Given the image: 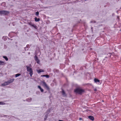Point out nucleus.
<instances>
[{
    "mask_svg": "<svg viewBox=\"0 0 121 121\" xmlns=\"http://www.w3.org/2000/svg\"><path fill=\"white\" fill-rule=\"evenodd\" d=\"M74 92L76 93L81 94L84 92V90L80 88H77L74 90Z\"/></svg>",
    "mask_w": 121,
    "mask_h": 121,
    "instance_id": "nucleus-1",
    "label": "nucleus"
},
{
    "mask_svg": "<svg viewBox=\"0 0 121 121\" xmlns=\"http://www.w3.org/2000/svg\"><path fill=\"white\" fill-rule=\"evenodd\" d=\"M14 79H10L9 80H8L7 82H5L4 83L2 84V86H6L7 85L13 82L14 81Z\"/></svg>",
    "mask_w": 121,
    "mask_h": 121,
    "instance_id": "nucleus-2",
    "label": "nucleus"
},
{
    "mask_svg": "<svg viewBox=\"0 0 121 121\" xmlns=\"http://www.w3.org/2000/svg\"><path fill=\"white\" fill-rule=\"evenodd\" d=\"M26 67L27 68V71L30 72V76L32 77L33 74V71L32 69L27 66H26Z\"/></svg>",
    "mask_w": 121,
    "mask_h": 121,
    "instance_id": "nucleus-3",
    "label": "nucleus"
},
{
    "mask_svg": "<svg viewBox=\"0 0 121 121\" xmlns=\"http://www.w3.org/2000/svg\"><path fill=\"white\" fill-rule=\"evenodd\" d=\"M9 12L6 11H0V14L6 15L9 14Z\"/></svg>",
    "mask_w": 121,
    "mask_h": 121,
    "instance_id": "nucleus-4",
    "label": "nucleus"
},
{
    "mask_svg": "<svg viewBox=\"0 0 121 121\" xmlns=\"http://www.w3.org/2000/svg\"><path fill=\"white\" fill-rule=\"evenodd\" d=\"M42 83L43 84V86H44L46 87V88L48 90H49V87L47 85L46 83L44 81H43Z\"/></svg>",
    "mask_w": 121,
    "mask_h": 121,
    "instance_id": "nucleus-5",
    "label": "nucleus"
},
{
    "mask_svg": "<svg viewBox=\"0 0 121 121\" xmlns=\"http://www.w3.org/2000/svg\"><path fill=\"white\" fill-rule=\"evenodd\" d=\"M94 80L95 82L98 84H101V82H100V80L97 79L95 78Z\"/></svg>",
    "mask_w": 121,
    "mask_h": 121,
    "instance_id": "nucleus-6",
    "label": "nucleus"
},
{
    "mask_svg": "<svg viewBox=\"0 0 121 121\" xmlns=\"http://www.w3.org/2000/svg\"><path fill=\"white\" fill-rule=\"evenodd\" d=\"M37 72L38 73H39L41 72H44V71L42 69H40L37 70Z\"/></svg>",
    "mask_w": 121,
    "mask_h": 121,
    "instance_id": "nucleus-7",
    "label": "nucleus"
},
{
    "mask_svg": "<svg viewBox=\"0 0 121 121\" xmlns=\"http://www.w3.org/2000/svg\"><path fill=\"white\" fill-rule=\"evenodd\" d=\"M38 87L39 89H40V91L41 92H43V89L41 87V86H38Z\"/></svg>",
    "mask_w": 121,
    "mask_h": 121,
    "instance_id": "nucleus-8",
    "label": "nucleus"
},
{
    "mask_svg": "<svg viewBox=\"0 0 121 121\" xmlns=\"http://www.w3.org/2000/svg\"><path fill=\"white\" fill-rule=\"evenodd\" d=\"M91 120L93 121L94 120V117L91 116H90L88 117Z\"/></svg>",
    "mask_w": 121,
    "mask_h": 121,
    "instance_id": "nucleus-9",
    "label": "nucleus"
},
{
    "mask_svg": "<svg viewBox=\"0 0 121 121\" xmlns=\"http://www.w3.org/2000/svg\"><path fill=\"white\" fill-rule=\"evenodd\" d=\"M35 21L36 22H39L40 20V19L39 18H37L36 17L35 18Z\"/></svg>",
    "mask_w": 121,
    "mask_h": 121,
    "instance_id": "nucleus-10",
    "label": "nucleus"
},
{
    "mask_svg": "<svg viewBox=\"0 0 121 121\" xmlns=\"http://www.w3.org/2000/svg\"><path fill=\"white\" fill-rule=\"evenodd\" d=\"M0 65H3L5 64L4 62V61H0Z\"/></svg>",
    "mask_w": 121,
    "mask_h": 121,
    "instance_id": "nucleus-11",
    "label": "nucleus"
},
{
    "mask_svg": "<svg viewBox=\"0 0 121 121\" xmlns=\"http://www.w3.org/2000/svg\"><path fill=\"white\" fill-rule=\"evenodd\" d=\"M3 58H4L5 59V60H6V61H7L8 60V58H7V57L6 56H3Z\"/></svg>",
    "mask_w": 121,
    "mask_h": 121,
    "instance_id": "nucleus-12",
    "label": "nucleus"
},
{
    "mask_svg": "<svg viewBox=\"0 0 121 121\" xmlns=\"http://www.w3.org/2000/svg\"><path fill=\"white\" fill-rule=\"evenodd\" d=\"M21 75V74L20 73H17V74H16L15 75V77H17L19 76L20 75Z\"/></svg>",
    "mask_w": 121,
    "mask_h": 121,
    "instance_id": "nucleus-13",
    "label": "nucleus"
},
{
    "mask_svg": "<svg viewBox=\"0 0 121 121\" xmlns=\"http://www.w3.org/2000/svg\"><path fill=\"white\" fill-rule=\"evenodd\" d=\"M35 60L36 61H37L38 60L37 57L36 56H35Z\"/></svg>",
    "mask_w": 121,
    "mask_h": 121,
    "instance_id": "nucleus-14",
    "label": "nucleus"
},
{
    "mask_svg": "<svg viewBox=\"0 0 121 121\" xmlns=\"http://www.w3.org/2000/svg\"><path fill=\"white\" fill-rule=\"evenodd\" d=\"M62 94L63 95H65V92L63 90H62Z\"/></svg>",
    "mask_w": 121,
    "mask_h": 121,
    "instance_id": "nucleus-15",
    "label": "nucleus"
},
{
    "mask_svg": "<svg viewBox=\"0 0 121 121\" xmlns=\"http://www.w3.org/2000/svg\"><path fill=\"white\" fill-rule=\"evenodd\" d=\"M5 103L2 102H0V104L1 105H4Z\"/></svg>",
    "mask_w": 121,
    "mask_h": 121,
    "instance_id": "nucleus-16",
    "label": "nucleus"
},
{
    "mask_svg": "<svg viewBox=\"0 0 121 121\" xmlns=\"http://www.w3.org/2000/svg\"><path fill=\"white\" fill-rule=\"evenodd\" d=\"M45 77H46L48 78L49 77V76L48 75H45Z\"/></svg>",
    "mask_w": 121,
    "mask_h": 121,
    "instance_id": "nucleus-17",
    "label": "nucleus"
},
{
    "mask_svg": "<svg viewBox=\"0 0 121 121\" xmlns=\"http://www.w3.org/2000/svg\"><path fill=\"white\" fill-rule=\"evenodd\" d=\"M33 27H34L35 28H36V26L35 25H34V24H32L31 25Z\"/></svg>",
    "mask_w": 121,
    "mask_h": 121,
    "instance_id": "nucleus-18",
    "label": "nucleus"
},
{
    "mask_svg": "<svg viewBox=\"0 0 121 121\" xmlns=\"http://www.w3.org/2000/svg\"><path fill=\"white\" fill-rule=\"evenodd\" d=\"M39 12L37 11L36 13V16H38L39 15Z\"/></svg>",
    "mask_w": 121,
    "mask_h": 121,
    "instance_id": "nucleus-19",
    "label": "nucleus"
},
{
    "mask_svg": "<svg viewBox=\"0 0 121 121\" xmlns=\"http://www.w3.org/2000/svg\"><path fill=\"white\" fill-rule=\"evenodd\" d=\"M37 61V63H38V64L40 62V61L39 60H37V61Z\"/></svg>",
    "mask_w": 121,
    "mask_h": 121,
    "instance_id": "nucleus-20",
    "label": "nucleus"
},
{
    "mask_svg": "<svg viewBox=\"0 0 121 121\" xmlns=\"http://www.w3.org/2000/svg\"><path fill=\"white\" fill-rule=\"evenodd\" d=\"M30 25H31L32 24V23L31 22H29L28 23Z\"/></svg>",
    "mask_w": 121,
    "mask_h": 121,
    "instance_id": "nucleus-21",
    "label": "nucleus"
},
{
    "mask_svg": "<svg viewBox=\"0 0 121 121\" xmlns=\"http://www.w3.org/2000/svg\"><path fill=\"white\" fill-rule=\"evenodd\" d=\"M47 116H45V120H46V119H47Z\"/></svg>",
    "mask_w": 121,
    "mask_h": 121,
    "instance_id": "nucleus-22",
    "label": "nucleus"
},
{
    "mask_svg": "<svg viewBox=\"0 0 121 121\" xmlns=\"http://www.w3.org/2000/svg\"><path fill=\"white\" fill-rule=\"evenodd\" d=\"M41 77H45V75H41Z\"/></svg>",
    "mask_w": 121,
    "mask_h": 121,
    "instance_id": "nucleus-23",
    "label": "nucleus"
},
{
    "mask_svg": "<svg viewBox=\"0 0 121 121\" xmlns=\"http://www.w3.org/2000/svg\"><path fill=\"white\" fill-rule=\"evenodd\" d=\"M79 119L80 120H81L82 119V118H80Z\"/></svg>",
    "mask_w": 121,
    "mask_h": 121,
    "instance_id": "nucleus-24",
    "label": "nucleus"
},
{
    "mask_svg": "<svg viewBox=\"0 0 121 121\" xmlns=\"http://www.w3.org/2000/svg\"><path fill=\"white\" fill-rule=\"evenodd\" d=\"M29 46V45H27L26 46L27 47V46Z\"/></svg>",
    "mask_w": 121,
    "mask_h": 121,
    "instance_id": "nucleus-25",
    "label": "nucleus"
}]
</instances>
